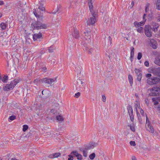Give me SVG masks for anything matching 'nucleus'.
Returning a JSON list of instances; mask_svg holds the SVG:
<instances>
[{
	"mask_svg": "<svg viewBox=\"0 0 160 160\" xmlns=\"http://www.w3.org/2000/svg\"><path fill=\"white\" fill-rule=\"evenodd\" d=\"M89 7L91 12V15H90V18L87 21V23L88 25H94L98 18V12L96 10H94L93 8L92 3L89 2Z\"/></svg>",
	"mask_w": 160,
	"mask_h": 160,
	"instance_id": "1",
	"label": "nucleus"
},
{
	"mask_svg": "<svg viewBox=\"0 0 160 160\" xmlns=\"http://www.w3.org/2000/svg\"><path fill=\"white\" fill-rule=\"evenodd\" d=\"M40 21L38 20L37 21H35L32 22L31 25L32 29L38 30L41 29L47 28V25L42 23L40 22Z\"/></svg>",
	"mask_w": 160,
	"mask_h": 160,
	"instance_id": "2",
	"label": "nucleus"
},
{
	"mask_svg": "<svg viewBox=\"0 0 160 160\" xmlns=\"http://www.w3.org/2000/svg\"><path fill=\"white\" fill-rule=\"evenodd\" d=\"M19 82V80L15 79L11 81L10 84H7L5 86L3 87V89L4 91H9L13 89L15 86Z\"/></svg>",
	"mask_w": 160,
	"mask_h": 160,
	"instance_id": "3",
	"label": "nucleus"
},
{
	"mask_svg": "<svg viewBox=\"0 0 160 160\" xmlns=\"http://www.w3.org/2000/svg\"><path fill=\"white\" fill-rule=\"evenodd\" d=\"M90 33V32L88 31L84 32L85 41L84 40L82 42L81 44L85 47L86 46H88V43L91 40Z\"/></svg>",
	"mask_w": 160,
	"mask_h": 160,
	"instance_id": "4",
	"label": "nucleus"
},
{
	"mask_svg": "<svg viewBox=\"0 0 160 160\" xmlns=\"http://www.w3.org/2000/svg\"><path fill=\"white\" fill-rule=\"evenodd\" d=\"M147 83L150 85H152L160 83V78L157 77H152L148 78L147 79Z\"/></svg>",
	"mask_w": 160,
	"mask_h": 160,
	"instance_id": "5",
	"label": "nucleus"
},
{
	"mask_svg": "<svg viewBox=\"0 0 160 160\" xmlns=\"http://www.w3.org/2000/svg\"><path fill=\"white\" fill-rule=\"evenodd\" d=\"M150 93L149 95L151 96H156L159 95L160 93V88L158 87H154L150 89Z\"/></svg>",
	"mask_w": 160,
	"mask_h": 160,
	"instance_id": "6",
	"label": "nucleus"
},
{
	"mask_svg": "<svg viewBox=\"0 0 160 160\" xmlns=\"http://www.w3.org/2000/svg\"><path fill=\"white\" fill-rule=\"evenodd\" d=\"M151 30L152 27L150 26H145L144 28V33L147 37L150 38L152 36V32Z\"/></svg>",
	"mask_w": 160,
	"mask_h": 160,
	"instance_id": "7",
	"label": "nucleus"
},
{
	"mask_svg": "<svg viewBox=\"0 0 160 160\" xmlns=\"http://www.w3.org/2000/svg\"><path fill=\"white\" fill-rule=\"evenodd\" d=\"M127 109L128 111V113L130 117L131 121L133 122L134 121V115L132 108L131 106L128 105L127 107Z\"/></svg>",
	"mask_w": 160,
	"mask_h": 160,
	"instance_id": "8",
	"label": "nucleus"
},
{
	"mask_svg": "<svg viewBox=\"0 0 160 160\" xmlns=\"http://www.w3.org/2000/svg\"><path fill=\"white\" fill-rule=\"evenodd\" d=\"M57 77L52 79L48 78H45L41 80V81L44 83L45 84H51L53 82L56 81Z\"/></svg>",
	"mask_w": 160,
	"mask_h": 160,
	"instance_id": "9",
	"label": "nucleus"
},
{
	"mask_svg": "<svg viewBox=\"0 0 160 160\" xmlns=\"http://www.w3.org/2000/svg\"><path fill=\"white\" fill-rule=\"evenodd\" d=\"M82 83L83 82L81 79L78 78L77 79L74 83L77 90L79 91L82 88L83 86Z\"/></svg>",
	"mask_w": 160,
	"mask_h": 160,
	"instance_id": "10",
	"label": "nucleus"
},
{
	"mask_svg": "<svg viewBox=\"0 0 160 160\" xmlns=\"http://www.w3.org/2000/svg\"><path fill=\"white\" fill-rule=\"evenodd\" d=\"M50 114L51 115H55L54 116H56V119L59 121H62L64 120L63 118L61 115H57V111L56 110L52 109L51 110Z\"/></svg>",
	"mask_w": 160,
	"mask_h": 160,
	"instance_id": "11",
	"label": "nucleus"
},
{
	"mask_svg": "<svg viewBox=\"0 0 160 160\" xmlns=\"http://www.w3.org/2000/svg\"><path fill=\"white\" fill-rule=\"evenodd\" d=\"M71 30H73L72 33V36L75 38H78L79 37L78 33L77 31V30L76 28H75V27H71Z\"/></svg>",
	"mask_w": 160,
	"mask_h": 160,
	"instance_id": "12",
	"label": "nucleus"
},
{
	"mask_svg": "<svg viewBox=\"0 0 160 160\" xmlns=\"http://www.w3.org/2000/svg\"><path fill=\"white\" fill-rule=\"evenodd\" d=\"M97 146V143L95 142L90 143L88 146H86L85 147V149L88 150L93 149Z\"/></svg>",
	"mask_w": 160,
	"mask_h": 160,
	"instance_id": "13",
	"label": "nucleus"
},
{
	"mask_svg": "<svg viewBox=\"0 0 160 160\" xmlns=\"http://www.w3.org/2000/svg\"><path fill=\"white\" fill-rule=\"evenodd\" d=\"M135 71L137 76V80L140 81L142 78V74L141 73V71L138 69H135Z\"/></svg>",
	"mask_w": 160,
	"mask_h": 160,
	"instance_id": "14",
	"label": "nucleus"
},
{
	"mask_svg": "<svg viewBox=\"0 0 160 160\" xmlns=\"http://www.w3.org/2000/svg\"><path fill=\"white\" fill-rule=\"evenodd\" d=\"M42 34L40 32L38 33H35L33 35V39L34 41L38 40L42 37Z\"/></svg>",
	"mask_w": 160,
	"mask_h": 160,
	"instance_id": "15",
	"label": "nucleus"
},
{
	"mask_svg": "<svg viewBox=\"0 0 160 160\" xmlns=\"http://www.w3.org/2000/svg\"><path fill=\"white\" fill-rule=\"evenodd\" d=\"M152 30L155 32H158V28L159 27L158 24L156 22H153L152 23Z\"/></svg>",
	"mask_w": 160,
	"mask_h": 160,
	"instance_id": "16",
	"label": "nucleus"
},
{
	"mask_svg": "<svg viewBox=\"0 0 160 160\" xmlns=\"http://www.w3.org/2000/svg\"><path fill=\"white\" fill-rule=\"evenodd\" d=\"M82 69V66L80 65H78L76 66L75 71L78 74H81V71Z\"/></svg>",
	"mask_w": 160,
	"mask_h": 160,
	"instance_id": "17",
	"label": "nucleus"
},
{
	"mask_svg": "<svg viewBox=\"0 0 160 160\" xmlns=\"http://www.w3.org/2000/svg\"><path fill=\"white\" fill-rule=\"evenodd\" d=\"M145 23V22L142 21L139 22H138L137 21H135L134 22L133 24L136 28L140 27V26L143 25Z\"/></svg>",
	"mask_w": 160,
	"mask_h": 160,
	"instance_id": "18",
	"label": "nucleus"
},
{
	"mask_svg": "<svg viewBox=\"0 0 160 160\" xmlns=\"http://www.w3.org/2000/svg\"><path fill=\"white\" fill-rule=\"evenodd\" d=\"M150 43L152 45V48L154 49H156L157 47L156 41L153 39H152L150 40Z\"/></svg>",
	"mask_w": 160,
	"mask_h": 160,
	"instance_id": "19",
	"label": "nucleus"
},
{
	"mask_svg": "<svg viewBox=\"0 0 160 160\" xmlns=\"http://www.w3.org/2000/svg\"><path fill=\"white\" fill-rule=\"evenodd\" d=\"M134 48L133 47L131 48V52H130V58L131 61L132 62L133 60V57L134 55Z\"/></svg>",
	"mask_w": 160,
	"mask_h": 160,
	"instance_id": "20",
	"label": "nucleus"
},
{
	"mask_svg": "<svg viewBox=\"0 0 160 160\" xmlns=\"http://www.w3.org/2000/svg\"><path fill=\"white\" fill-rule=\"evenodd\" d=\"M154 63L160 66V56H158L155 58Z\"/></svg>",
	"mask_w": 160,
	"mask_h": 160,
	"instance_id": "21",
	"label": "nucleus"
},
{
	"mask_svg": "<svg viewBox=\"0 0 160 160\" xmlns=\"http://www.w3.org/2000/svg\"><path fill=\"white\" fill-rule=\"evenodd\" d=\"M60 155V153L59 152L56 153L52 154L49 156V158H58Z\"/></svg>",
	"mask_w": 160,
	"mask_h": 160,
	"instance_id": "22",
	"label": "nucleus"
},
{
	"mask_svg": "<svg viewBox=\"0 0 160 160\" xmlns=\"http://www.w3.org/2000/svg\"><path fill=\"white\" fill-rule=\"evenodd\" d=\"M33 13L35 15V16L37 18L38 20H42V16H41L38 15V13L35 11H33Z\"/></svg>",
	"mask_w": 160,
	"mask_h": 160,
	"instance_id": "23",
	"label": "nucleus"
},
{
	"mask_svg": "<svg viewBox=\"0 0 160 160\" xmlns=\"http://www.w3.org/2000/svg\"><path fill=\"white\" fill-rule=\"evenodd\" d=\"M134 107L136 109L137 114H138V108L139 109H140V108H140L139 103L138 101H136V103H135Z\"/></svg>",
	"mask_w": 160,
	"mask_h": 160,
	"instance_id": "24",
	"label": "nucleus"
},
{
	"mask_svg": "<svg viewBox=\"0 0 160 160\" xmlns=\"http://www.w3.org/2000/svg\"><path fill=\"white\" fill-rule=\"evenodd\" d=\"M128 78L130 85L132 86L133 82L132 77L131 75H129L128 76Z\"/></svg>",
	"mask_w": 160,
	"mask_h": 160,
	"instance_id": "25",
	"label": "nucleus"
},
{
	"mask_svg": "<svg viewBox=\"0 0 160 160\" xmlns=\"http://www.w3.org/2000/svg\"><path fill=\"white\" fill-rule=\"evenodd\" d=\"M152 102H154V105H157L159 103L158 98H153L152 99Z\"/></svg>",
	"mask_w": 160,
	"mask_h": 160,
	"instance_id": "26",
	"label": "nucleus"
},
{
	"mask_svg": "<svg viewBox=\"0 0 160 160\" xmlns=\"http://www.w3.org/2000/svg\"><path fill=\"white\" fill-rule=\"evenodd\" d=\"M12 58H13L12 61L13 63V64H18L19 62V60L17 58H14V56L12 55Z\"/></svg>",
	"mask_w": 160,
	"mask_h": 160,
	"instance_id": "27",
	"label": "nucleus"
},
{
	"mask_svg": "<svg viewBox=\"0 0 160 160\" xmlns=\"http://www.w3.org/2000/svg\"><path fill=\"white\" fill-rule=\"evenodd\" d=\"M0 79H1L3 83H6L8 79V76L7 75H5L2 78H1Z\"/></svg>",
	"mask_w": 160,
	"mask_h": 160,
	"instance_id": "28",
	"label": "nucleus"
},
{
	"mask_svg": "<svg viewBox=\"0 0 160 160\" xmlns=\"http://www.w3.org/2000/svg\"><path fill=\"white\" fill-rule=\"evenodd\" d=\"M148 126L150 129V130H149V132L153 133L154 131L153 128L150 125V122H149L148 123Z\"/></svg>",
	"mask_w": 160,
	"mask_h": 160,
	"instance_id": "29",
	"label": "nucleus"
},
{
	"mask_svg": "<svg viewBox=\"0 0 160 160\" xmlns=\"http://www.w3.org/2000/svg\"><path fill=\"white\" fill-rule=\"evenodd\" d=\"M7 27V24L6 23L2 22L0 24V27L2 30L5 29Z\"/></svg>",
	"mask_w": 160,
	"mask_h": 160,
	"instance_id": "30",
	"label": "nucleus"
},
{
	"mask_svg": "<svg viewBox=\"0 0 160 160\" xmlns=\"http://www.w3.org/2000/svg\"><path fill=\"white\" fill-rule=\"evenodd\" d=\"M42 94L43 95H44L45 96V97H47L48 96L46 94H48L49 92L47 90H43L42 91Z\"/></svg>",
	"mask_w": 160,
	"mask_h": 160,
	"instance_id": "31",
	"label": "nucleus"
},
{
	"mask_svg": "<svg viewBox=\"0 0 160 160\" xmlns=\"http://www.w3.org/2000/svg\"><path fill=\"white\" fill-rule=\"evenodd\" d=\"M73 157H77L78 153L76 151H73L70 153Z\"/></svg>",
	"mask_w": 160,
	"mask_h": 160,
	"instance_id": "32",
	"label": "nucleus"
},
{
	"mask_svg": "<svg viewBox=\"0 0 160 160\" xmlns=\"http://www.w3.org/2000/svg\"><path fill=\"white\" fill-rule=\"evenodd\" d=\"M38 8L42 11L45 10V7L43 4H40V6H38Z\"/></svg>",
	"mask_w": 160,
	"mask_h": 160,
	"instance_id": "33",
	"label": "nucleus"
},
{
	"mask_svg": "<svg viewBox=\"0 0 160 160\" xmlns=\"http://www.w3.org/2000/svg\"><path fill=\"white\" fill-rule=\"evenodd\" d=\"M85 49L86 50H88V53L89 54H91L92 53V52L93 51V49L92 48H90V49H88V46H86V47H85Z\"/></svg>",
	"mask_w": 160,
	"mask_h": 160,
	"instance_id": "34",
	"label": "nucleus"
},
{
	"mask_svg": "<svg viewBox=\"0 0 160 160\" xmlns=\"http://www.w3.org/2000/svg\"><path fill=\"white\" fill-rule=\"evenodd\" d=\"M156 7L158 10H160V0H157L156 3Z\"/></svg>",
	"mask_w": 160,
	"mask_h": 160,
	"instance_id": "35",
	"label": "nucleus"
},
{
	"mask_svg": "<svg viewBox=\"0 0 160 160\" xmlns=\"http://www.w3.org/2000/svg\"><path fill=\"white\" fill-rule=\"evenodd\" d=\"M137 32L140 33H142L143 32V28L142 27H138L137 29Z\"/></svg>",
	"mask_w": 160,
	"mask_h": 160,
	"instance_id": "36",
	"label": "nucleus"
},
{
	"mask_svg": "<svg viewBox=\"0 0 160 160\" xmlns=\"http://www.w3.org/2000/svg\"><path fill=\"white\" fill-rule=\"evenodd\" d=\"M128 126L130 128V129L133 132H135V128L134 126H131V125H128Z\"/></svg>",
	"mask_w": 160,
	"mask_h": 160,
	"instance_id": "37",
	"label": "nucleus"
},
{
	"mask_svg": "<svg viewBox=\"0 0 160 160\" xmlns=\"http://www.w3.org/2000/svg\"><path fill=\"white\" fill-rule=\"evenodd\" d=\"M95 157V154L94 153L90 154L89 156V158L91 160H93Z\"/></svg>",
	"mask_w": 160,
	"mask_h": 160,
	"instance_id": "38",
	"label": "nucleus"
},
{
	"mask_svg": "<svg viewBox=\"0 0 160 160\" xmlns=\"http://www.w3.org/2000/svg\"><path fill=\"white\" fill-rule=\"evenodd\" d=\"M54 49V46H51L49 48L48 52H49L51 53L53 52Z\"/></svg>",
	"mask_w": 160,
	"mask_h": 160,
	"instance_id": "39",
	"label": "nucleus"
},
{
	"mask_svg": "<svg viewBox=\"0 0 160 160\" xmlns=\"http://www.w3.org/2000/svg\"><path fill=\"white\" fill-rule=\"evenodd\" d=\"M28 126L27 125H23V131L24 132H25L28 129Z\"/></svg>",
	"mask_w": 160,
	"mask_h": 160,
	"instance_id": "40",
	"label": "nucleus"
},
{
	"mask_svg": "<svg viewBox=\"0 0 160 160\" xmlns=\"http://www.w3.org/2000/svg\"><path fill=\"white\" fill-rule=\"evenodd\" d=\"M142 57V54L141 52H138V55L137 58L138 60H140Z\"/></svg>",
	"mask_w": 160,
	"mask_h": 160,
	"instance_id": "41",
	"label": "nucleus"
},
{
	"mask_svg": "<svg viewBox=\"0 0 160 160\" xmlns=\"http://www.w3.org/2000/svg\"><path fill=\"white\" fill-rule=\"evenodd\" d=\"M77 159L78 160H82V156L81 154H79L77 156Z\"/></svg>",
	"mask_w": 160,
	"mask_h": 160,
	"instance_id": "42",
	"label": "nucleus"
},
{
	"mask_svg": "<svg viewBox=\"0 0 160 160\" xmlns=\"http://www.w3.org/2000/svg\"><path fill=\"white\" fill-rule=\"evenodd\" d=\"M16 118V116L14 115H12L10 116L9 118V119L11 121L14 120Z\"/></svg>",
	"mask_w": 160,
	"mask_h": 160,
	"instance_id": "43",
	"label": "nucleus"
},
{
	"mask_svg": "<svg viewBox=\"0 0 160 160\" xmlns=\"http://www.w3.org/2000/svg\"><path fill=\"white\" fill-rule=\"evenodd\" d=\"M80 92H78L75 94L74 97L76 98H78L80 96Z\"/></svg>",
	"mask_w": 160,
	"mask_h": 160,
	"instance_id": "44",
	"label": "nucleus"
},
{
	"mask_svg": "<svg viewBox=\"0 0 160 160\" xmlns=\"http://www.w3.org/2000/svg\"><path fill=\"white\" fill-rule=\"evenodd\" d=\"M129 143L131 146H134L136 145V143L134 141H131Z\"/></svg>",
	"mask_w": 160,
	"mask_h": 160,
	"instance_id": "45",
	"label": "nucleus"
},
{
	"mask_svg": "<svg viewBox=\"0 0 160 160\" xmlns=\"http://www.w3.org/2000/svg\"><path fill=\"white\" fill-rule=\"evenodd\" d=\"M86 150L85 149L84 150H83L82 151L83 152V156L84 157H87V152H86Z\"/></svg>",
	"mask_w": 160,
	"mask_h": 160,
	"instance_id": "46",
	"label": "nucleus"
},
{
	"mask_svg": "<svg viewBox=\"0 0 160 160\" xmlns=\"http://www.w3.org/2000/svg\"><path fill=\"white\" fill-rule=\"evenodd\" d=\"M68 156L69 157V158H68V160H73V157L71 154L68 155Z\"/></svg>",
	"mask_w": 160,
	"mask_h": 160,
	"instance_id": "47",
	"label": "nucleus"
},
{
	"mask_svg": "<svg viewBox=\"0 0 160 160\" xmlns=\"http://www.w3.org/2000/svg\"><path fill=\"white\" fill-rule=\"evenodd\" d=\"M139 109L140 110V112L141 114V115H142V116H144V111H143V110L141 108H140Z\"/></svg>",
	"mask_w": 160,
	"mask_h": 160,
	"instance_id": "48",
	"label": "nucleus"
},
{
	"mask_svg": "<svg viewBox=\"0 0 160 160\" xmlns=\"http://www.w3.org/2000/svg\"><path fill=\"white\" fill-rule=\"evenodd\" d=\"M102 101L104 102H105L106 101V98L105 96L104 95H102Z\"/></svg>",
	"mask_w": 160,
	"mask_h": 160,
	"instance_id": "49",
	"label": "nucleus"
},
{
	"mask_svg": "<svg viewBox=\"0 0 160 160\" xmlns=\"http://www.w3.org/2000/svg\"><path fill=\"white\" fill-rule=\"evenodd\" d=\"M41 80H39L38 79H35L34 80V82L35 83H38V82H40V81H41Z\"/></svg>",
	"mask_w": 160,
	"mask_h": 160,
	"instance_id": "50",
	"label": "nucleus"
},
{
	"mask_svg": "<svg viewBox=\"0 0 160 160\" xmlns=\"http://www.w3.org/2000/svg\"><path fill=\"white\" fill-rule=\"evenodd\" d=\"M144 65L146 66L147 67H148L149 66V63L148 62V61H145L144 62Z\"/></svg>",
	"mask_w": 160,
	"mask_h": 160,
	"instance_id": "51",
	"label": "nucleus"
},
{
	"mask_svg": "<svg viewBox=\"0 0 160 160\" xmlns=\"http://www.w3.org/2000/svg\"><path fill=\"white\" fill-rule=\"evenodd\" d=\"M152 76V74L150 73H148L146 74V77L147 78H150Z\"/></svg>",
	"mask_w": 160,
	"mask_h": 160,
	"instance_id": "52",
	"label": "nucleus"
},
{
	"mask_svg": "<svg viewBox=\"0 0 160 160\" xmlns=\"http://www.w3.org/2000/svg\"><path fill=\"white\" fill-rule=\"evenodd\" d=\"M156 70L157 72V73L160 75V68H157Z\"/></svg>",
	"mask_w": 160,
	"mask_h": 160,
	"instance_id": "53",
	"label": "nucleus"
},
{
	"mask_svg": "<svg viewBox=\"0 0 160 160\" xmlns=\"http://www.w3.org/2000/svg\"><path fill=\"white\" fill-rule=\"evenodd\" d=\"M156 35H157L158 37H160V29L156 33Z\"/></svg>",
	"mask_w": 160,
	"mask_h": 160,
	"instance_id": "54",
	"label": "nucleus"
},
{
	"mask_svg": "<svg viewBox=\"0 0 160 160\" xmlns=\"http://www.w3.org/2000/svg\"><path fill=\"white\" fill-rule=\"evenodd\" d=\"M146 15H147V14H144L143 15V19L144 20H145V21L146 20V18H145V17L146 16Z\"/></svg>",
	"mask_w": 160,
	"mask_h": 160,
	"instance_id": "55",
	"label": "nucleus"
},
{
	"mask_svg": "<svg viewBox=\"0 0 160 160\" xmlns=\"http://www.w3.org/2000/svg\"><path fill=\"white\" fill-rule=\"evenodd\" d=\"M47 69L46 67H44L42 68V70L43 72H45L46 70Z\"/></svg>",
	"mask_w": 160,
	"mask_h": 160,
	"instance_id": "56",
	"label": "nucleus"
},
{
	"mask_svg": "<svg viewBox=\"0 0 160 160\" xmlns=\"http://www.w3.org/2000/svg\"><path fill=\"white\" fill-rule=\"evenodd\" d=\"M148 5H147L145 7V12L146 13H147V9L148 8Z\"/></svg>",
	"mask_w": 160,
	"mask_h": 160,
	"instance_id": "57",
	"label": "nucleus"
},
{
	"mask_svg": "<svg viewBox=\"0 0 160 160\" xmlns=\"http://www.w3.org/2000/svg\"><path fill=\"white\" fill-rule=\"evenodd\" d=\"M108 40L109 41L110 43H111V41H112V38L110 36H109L108 37Z\"/></svg>",
	"mask_w": 160,
	"mask_h": 160,
	"instance_id": "58",
	"label": "nucleus"
},
{
	"mask_svg": "<svg viewBox=\"0 0 160 160\" xmlns=\"http://www.w3.org/2000/svg\"><path fill=\"white\" fill-rule=\"evenodd\" d=\"M132 160H137L135 157L134 156H132Z\"/></svg>",
	"mask_w": 160,
	"mask_h": 160,
	"instance_id": "59",
	"label": "nucleus"
},
{
	"mask_svg": "<svg viewBox=\"0 0 160 160\" xmlns=\"http://www.w3.org/2000/svg\"><path fill=\"white\" fill-rule=\"evenodd\" d=\"M30 155L32 154V155H33L34 154V152H33V151H30Z\"/></svg>",
	"mask_w": 160,
	"mask_h": 160,
	"instance_id": "60",
	"label": "nucleus"
},
{
	"mask_svg": "<svg viewBox=\"0 0 160 160\" xmlns=\"http://www.w3.org/2000/svg\"><path fill=\"white\" fill-rule=\"evenodd\" d=\"M156 108H157L158 110L160 111V104H159L158 106Z\"/></svg>",
	"mask_w": 160,
	"mask_h": 160,
	"instance_id": "61",
	"label": "nucleus"
},
{
	"mask_svg": "<svg viewBox=\"0 0 160 160\" xmlns=\"http://www.w3.org/2000/svg\"><path fill=\"white\" fill-rule=\"evenodd\" d=\"M4 4V2L2 1H0V5H2Z\"/></svg>",
	"mask_w": 160,
	"mask_h": 160,
	"instance_id": "62",
	"label": "nucleus"
},
{
	"mask_svg": "<svg viewBox=\"0 0 160 160\" xmlns=\"http://www.w3.org/2000/svg\"><path fill=\"white\" fill-rule=\"evenodd\" d=\"M59 13V12L58 11V10L56 12H55V11H54V12H52V13L53 14H55L56 13Z\"/></svg>",
	"mask_w": 160,
	"mask_h": 160,
	"instance_id": "63",
	"label": "nucleus"
},
{
	"mask_svg": "<svg viewBox=\"0 0 160 160\" xmlns=\"http://www.w3.org/2000/svg\"><path fill=\"white\" fill-rule=\"evenodd\" d=\"M134 1H132L131 3V5H132V7H133V5H134Z\"/></svg>",
	"mask_w": 160,
	"mask_h": 160,
	"instance_id": "64",
	"label": "nucleus"
}]
</instances>
